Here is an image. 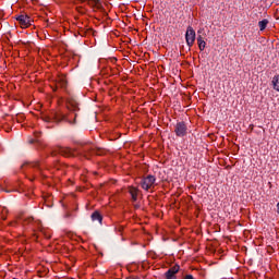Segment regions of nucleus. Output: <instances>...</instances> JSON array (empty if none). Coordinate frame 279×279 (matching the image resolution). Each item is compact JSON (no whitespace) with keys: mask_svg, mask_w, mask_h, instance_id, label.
Returning a JSON list of instances; mask_svg holds the SVG:
<instances>
[{"mask_svg":"<svg viewBox=\"0 0 279 279\" xmlns=\"http://www.w3.org/2000/svg\"><path fill=\"white\" fill-rule=\"evenodd\" d=\"M140 184L144 191H151L156 187V177L148 174L142 179Z\"/></svg>","mask_w":279,"mask_h":279,"instance_id":"obj_1","label":"nucleus"},{"mask_svg":"<svg viewBox=\"0 0 279 279\" xmlns=\"http://www.w3.org/2000/svg\"><path fill=\"white\" fill-rule=\"evenodd\" d=\"M195 29H193V26H189L185 33V40L187 47H193L195 45V38H196Z\"/></svg>","mask_w":279,"mask_h":279,"instance_id":"obj_2","label":"nucleus"},{"mask_svg":"<svg viewBox=\"0 0 279 279\" xmlns=\"http://www.w3.org/2000/svg\"><path fill=\"white\" fill-rule=\"evenodd\" d=\"M51 88H52L53 93H56V90H58V88H66V76H64V75L58 76L54 80L53 85H51Z\"/></svg>","mask_w":279,"mask_h":279,"instance_id":"obj_3","label":"nucleus"},{"mask_svg":"<svg viewBox=\"0 0 279 279\" xmlns=\"http://www.w3.org/2000/svg\"><path fill=\"white\" fill-rule=\"evenodd\" d=\"M16 21L20 25V27H22V29H27V27H31L32 25V17H29L28 15H19L16 17Z\"/></svg>","mask_w":279,"mask_h":279,"instance_id":"obj_4","label":"nucleus"},{"mask_svg":"<svg viewBox=\"0 0 279 279\" xmlns=\"http://www.w3.org/2000/svg\"><path fill=\"white\" fill-rule=\"evenodd\" d=\"M187 130L189 129L186 128V123L184 122H178L174 126V133L179 137L186 136Z\"/></svg>","mask_w":279,"mask_h":279,"instance_id":"obj_5","label":"nucleus"},{"mask_svg":"<svg viewBox=\"0 0 279 279\" xmlns=\"http://www.w3.org/2000/svg\"><path fill=\"white\" fill-rule=\"evenodd\" d=\"M180 271V265H174L165 272L166 279H178L177 274Z\"/></svg>","mask_w":279,"mask_h":279,"instance_id":"obj_6","label":"nucleus"},{"mask_svg":"<svg viewBox=\"0 0 279 279\" xmlns=\"http://www.w3.org/2000/svg\"><path fill=\"white\" fill-rule=\"evenodd\" d=\"M78 3H87L90 5L93 10H101V1L100 0H75Z\"/></svg>","mask_w":279,"mask_h":279,"instance_id":"obj_7","label":"nucleus"},{"mask_svg":"<svg viewBox=\"0 0 279 279\" xmlns=\"http://www.w3.org/2000/svg\"><path fill=\"white\" fill-rule=\"evenodd\" d=\"M66 108L68 110H72L73 112H77L80 110V106L77 105V100L73 97L66 98Z\"/></svg>","mask_w":279,"mask_h":279,"instance_id":"obj_8","label":"nucleus"},{"mask_svg":"<svg viewBox=\"0 0 279 279\" xmlns=\"http://www.w3.org/2000/svg\"><path fill=\"white\" fill-rule=\"evenodd\" d=\"M58 154L61 156H65L66 158H71V156H75V150L69 147H59L57 148Z\"/></svg>","mask_w":279,"mask_h":279,"instance_id":"obj_9","label":"nucleus"},{"mask_svg":"<svg viewBox=\"0 0 279 279\" xmlns=\"http://www.w3.org/2000/svg\"><path fill=\"white\" fill-rule=\"evenodd\" d=\"M20 221H23L24 226H31L32 230L38 226V221H35L33 217H20Z\"/></svg>","mask_w":279,"mask_h":279,"instance_id":"obj_10","label":"nucleus"},{"mask_svg":"<svg viewBox=\"0 0 279 279\" xmlns=\"http://www.w3.org/2000/svg\"><path fill=\"white\" fill-rule=\"evenodd\" d=\"M52 119L60 123L61 121H69V118H66V114H64L62 111H57L52 114Z\"/></svg>","mask_w":279,"mask_h":279,"instance_id":"obj_11","label":"nucleus"},{"mask_svg":"<svg viewBox=\"0 0 279 279\" xmlns=\"http://www.w3.org/2000/svg\"><path fill=\"white\" fill-rule=\"evenodd\" d=\"M129 193L132 197V201L136 202V199H138V193H141V191L136 186H129Z\"/></svg>","mask_w":279,"mask_h":279,"instance_id":"obj_12","label":"nucleus"},{"mask_svg":"<svg viewBox=\"0 0 279 279\" xmlns=\"http://www.w3.org/2000/svg\"><path fill=\"white\" fill-rule=\"evenodd\" d=\"M197 45L199 51H204L206 49V43L204 41V37H202V35L197 36Z\"/></svg>","mask_w":279,"mask_h":279,"instance_id":"obj_13","label":"nucleus"},{"mask_svg":"<svg viewBox=\"0 0 279 279\" xmlns=\"http://www.w3.org/2000/svg\"><path fill=\"white\" fill-rule=\"evenodd\" d=\"M92 220L99 221V223H101V221H104V218L101 217V214H99V211H94L92 214Z\"/></svg>","mask_w":279,"mask_h":279,"instance_id":"obj_14","label":"nucleus"},{"mask_svg":"<svg viewBox=\"0 0 279 279\" xmlns=\"http://www.w3.org/2000/svg\"><path fill=\"white\" fill-rule=\"evenodd\" d=\"M267 25H269V21L268 20H262L258 22V26L260 32H264V29H267Z\"/></svg>","mask_w":279,"mask_h":279,"instance_id":"obj_15","label":"nucleus"},{"mask_svg":"<svg viewBox=\"0 0 279 279\" xmlns=\"http://www.w3.org/2000/svg\"><path fill=\"white\" fill-rule=\"evenodd\" d=\"M272 86L275 90L279 92V75L272 77Z\"/></svg>","mask_w":279,"mask_h":279,"instance_id":"obj_16","label":"nucleus"},{"mask_svg":"<svg viewBox=\"0 0 279 279\" xmlns=\"http://www.w3.org/2000/svg\"><path fill=\"white\" fill-rule=\"evenodd\" d=\"M31 167H33L34 169H40V163L39 162H33V163H31Z\"/></svg>","mask_w":279,"mask_h":279,"instance_id":"obj_17","label":"nucleus"},{"mask_svg":"<svg viewBox=\"0 0 279 279\" xmlns=\"http://www.w3.org/2000/svg\"><path fill=\"white\" fill-rule=\"evenodd\" d=\"M78 34H80V36H86V31L80 29Z\"/></svg>","mask_w":279,"mask_h":279,"instance_id":"obj_18","label":"nucleus"},{"mask_svg":"<svg viewBox=\"0 0 279 279\" xmlns=\"http://www.w3.org/2000/svg\"><path fill=\"white\" fill-rule=\"evenodd\" d=\"M184 279H195V278L193 277V275H186V276L184 277Z\"/></svg>","mask_w":279,"mask_h":279,"instance_id":"obj_19","label":"nucleus"},{"mask_svg":"<svg viewBox=\"0 0 279 279\" xmlns=\"http://www.w3.org/2000/svg\"><path fill=\"white\" fill-rule=\"evenodd\" d=\"M38 134H40V133H35V136L38 138Z\"/></svg>","mask_w":279,"mask_h":279,"instance_id":"obj_20","label":"nucleus"},{"mask_svg":"<svg viewBox=\"0 0 279 279\" xmlns=\"http://www.w3.org/2000/svg\"><path fill=\"white\" fill-rule=\"evenodd\" d=\"M34 142H35L34 140L31 141V143H34Z\"/></svg>","mask_w":279,"mask_h":279,"instance_id":"obj_21","label":"nucleus"}]
</instances>
